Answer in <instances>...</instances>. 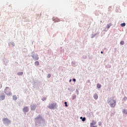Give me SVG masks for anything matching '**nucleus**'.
<instances>
[{
  "label": "nucleus",
  "instance_id": "obj_4",
  "mask_svg": "<svg viewBox=\"0 0 127 127\" xmlns=\"http://www.w3.org/2000/svg\"><path fill=\"white\" fill-rule=\"evenodd\" d=\"M32 58H33L34 60H35V61L39 59V58L38 57V55H37V54L33 55L32 56Z\"/></svg>",
  "mask_w": 127,
  "mask_h": 127
},
{
  "label": "nucleus",
  "instance_id": "obj_19",
  "mask_svg": "<svg viewBox=\"0 0 127 127\" xmlns=\"http://www.w3.org/2000/svg\"><path fill=\"white\" fill-rule=\"evenodd\" d=\"M50 77H51V74H48L47 78H50Z\"/></svg>",
  "mask_w": 127,
  "mask_h": 127
},
{
  "label": "nucleus",
  "instance_id": "obj_1",
  "mask_svg": "<svg viewBox=\"0 0 127 127\" xmlns=\"http://www.w3.org/2000/svg\"><path fill=\"white\" fill-rule=\"evenodd\" d=\"M109 104L111 108H115V107H116V101L114 99L111 100L109 101Z\"/></svg>",
  "mask_w": 127,
  "mask_h": 127
},
{
  "label": "nucleus",
  "instance_id": "obj_9",
  "mask_svg": "<svg viewBox=\"0 0 127 127\" xmlns=\"http://www.w3.org/2000/svg\"><path fill=\"white\" fill-rule=\"evenodd\" d=\"M1 100L2 101L3 100H4V99H5V95H1L0 97Z\"/></svg>",
  "mask_w": 127,
  "mask_h": 127
},
{
  "label": "nucleus",
  "instance_id": "obj_21",
  "mask_svg": "<svg viewBox=\"0 0 127 127\" xmlns=\"http://www.w3.org/2000/svg\"><path fill=\"white\" fill-rule=\"evenodd\" d=\"M64 105L66 107H68V105H67V102H64Z\"/></svg>",
  "mask_w": 127,
  "mask_h": 127
},
{
  "label": "nucleus",
  "instance_id": "obj_14",
  "mask_svg": "<svg viewBox=\"0 0 127 127\" xmlns=\"http://www.w3.org/2000/svg\"><path fill=\"white\" fill-rule=\"evenodd\" d=\"M31 110L32 111H33V110H35V107H34V106H32V107H31Z\"/></svg>",
  "mask_w": 127,
  "mask_h": 127
},
{
  "label": "nucleus",
  "instance_id": "obj_17",
  "mask_svg": "<svg viewBox=\"0 0 127 127\" xmlns=\"http://www.w3.org/2000/svg\"><path fill=\"white\" fill-rule=\"evenodd\" d=\"M111 25H111V24H109L107 25V28H108V29H109V28H110L111 27Z\"/></svg>",
  "mask_w": 127,
  "mask_h": 127
},
{
  "label": "nucleus",
  "instance_id": "obj_27",
  "mask_svg": "<svg viewBox=\"0 0 127 127\" xmlns=\"http://www.w3.org/2000/svg\"><path fill=\"white\" fill-rule=\"evenodd\" d=\"M92 127H97V126H92Z\"/></svg>",
  "mask_w": 127,
  "mask_h": 127
},
{
  "label": "nucleus",
  "instance_id": "obj_25",
  "mask_svg": "<svg viewBox=\"0 0 127 127\" xmlns=\"http://www.w3.org/2000/svg\"><path fill=\"white\" fill-rule=\"evenodd\" d=\"M101 54H103V52L102 51L101 52Z\"/></svg>",
  "mask_w": 127,
  "mask_h": 127
},
{
  "label": "nucleus",
  "instance_id": "obj_6",
  "mask_svg": "<svg viewBox=\"0 0 127 127\" xmlns=\"http://www.w3.org/2000/svg\"><path fill=\"white\" fill-rule=\"evenodd\" d=\"M3 122L4 123H7V122H9V123H10V121H9V120H8V119L7 118H4L2 120Z\"/></svg>",
  "mask_w": 127,
  "mask_h": 127
},
{
  "label": "nucleus",
  "instance_id": "obj_18",
  "mask_svg": "<svg viewBox=\"0 0 127 127\" xmlns=\"http://www.w3.org/2000/svg\"><path fill=\"white\" fill-rule=\"evenodd\" d=\"M97 88H101V85L100 84H97Z\"/></svg>",
  "mask_w": 127,
  "mask_h": 127
},
{
  "label": "nucleus",
  "instance_id": "obj_13",
  "mask_svg": "<svg viewBox=\"0 0 127 127\" xmlns=\"http://www.w3.org/2000/svg\"><path fill=\"white\" fill-rule=\"evenodd\" d=\"M35 65H36V66H38V65H39V62L38 61L35 62Z\"/></svg>",
  "mask_w": 127,
  "mask_h": 127
},
{
  "label": "nucleus",
  "instance_id": "obj_8",
  "mask_svg": "<svg viewBox=\"0 0 127 127\" xmlns=\"http://www.w3.org/2000/svg\"><path fill=\"white\" fill-rule=\"evenodd\" d=\"M93 97H94V98L95 100H97L98 99V94H95Z\"/></svg>",
  "mask_w": 127,
  "mask_h": 127
},
{
  "label": "nucleus",
  "instance_id": "obj_15",
  "mask_svg": "<svg viewBox=\"0 0 127 127\" xmlns=\"http://www.w3.org/2000/svg\"><path fill=\"white\" fill-rule=\"evenodd\" d=\"M121 26H122V27H124V26H126V23H123L121 24Z\"/></svg>",
  "mask_w": 127,
  "mask_h": 127
},
{
  "label": "nucleus",
  "instance_id": "obj_23",
  "mask_svg": "<svg viewBox=\"0 0 127 127\" xmlns=\"http://www.w3.org/2000/svg\"><path fill=\"white\" fill-rule=\"evenodd\" d=\"M72 81H73L74 82H76V79L73 78V79H72Z\"/></svg>",
  "mask_w": 127,
  "mask_h": 127
},
{
  "label": "nucleus",
  "instance_id": "obj_24",
  "mask_svg": "<svg viewBox=\"0 0 127 127\" xmlns=\"http://www.w3.org/2000/svg\"><path fill=\"white\" fill-rule=\"evenodd\" d=\"M99 126H102V123H100L99 124Z\"/></svg>",
  "mask_w": 127,
  "mask_h": 127
},
{
  "label": "nucleus",
  "instance_id": "obj_5",
  "mask_svg": "<svg viewBox=\"0 0 127 127\" xmlns=\"http://www.w3.org/2000/svg\"><path fill=\"white\" fill-rule=\"evenodd\" d=\"M23 111L24 113H27V112H28V111H29V109H28V107H24Z\"/></svg>",
  "mask_w": 127,
  "mask_h": 127
},
{
  "label": "nucleus",
  "instance_id": "obj_11",
  "mask_svg": "<svg viewBox=\"0 0 127 127\" xmlns=\"http://www.w3.org/2000/svg\"><path fill=\"white\" fill-rule=\"evenodd\" d=\"M13 99L14 101H16V100H17V97H16L15 95L13 96Z\"/></svg>",
  "mask_w": 127,
  "mask_h": 127
},
{
  "label": "nucleus",
  "instance_id": "obj_10",
  "mask_svg": "<svg viewBox=\"0 0 127 127\" xmlns=\"http://www.w3.org/2000/svg\"><path fill=\"white\" fill-rule=\"evenodd\" d=\"M23 74V72H19L17 73V75L18 76H21V75Z\"/></svg>",
  "mask_w": 127,
  "mask_h": 127
},
{
  "label": "nucleus",
  "instance_id": "obj_26",
  "mask_svg": "<svg viewBox=\"0 0 127 127\" xmlns=\"http://www.w3.org/2000/svg\"><path fill=\"white\" fill-rule=\"evenodd\" d=\"M71 81H72L71 79H70V80H69V82H71Z\"/></svg>",
  "mask_w": 127,
  "mask_h": 127
},
{
  "label": "nucleus",
  "instance_id": "obj_7",
  "mask_svg": "<svg viewBox=\"0 0 127 127\" xmlns=\"http://www.w3.org/2000/svg\"><path fill=\"white\" fill-rule=\"evenodd\" d=\"M96 124H97V122L95 121H92V122L90 123V127H92L93 126L96 125Z\"/></svg>",
  "mask_w": 127,
  "mask_h": 127
},
{
  "label": "nucleus",
  "instance_id": "obj_2",
  "mask_svg": "<svg viewBox=\"0 0 127 127\" xmlns=\"http://www.w3.org/2000/svg\"><path fill=\"white\" fill-rule=\"evenodd\" d=\"M5 93L8 96H11V92H10V89L9 88L6 87L4 90Z\"/></svg>",
  "mask_w": 127,
  "mask_h": 127
},
{
  "label": "nucleus",
  "instance_id": "obj_16",
  "mask_svg": "<svg viewBox=\"0 0 127 127\" xmlns=\"http://www.w3.org/2000/svg\"><path fill=\"white\" fill-rule=\"evenodd\" d=\"M120 44L121 45H124V44H125V42L124 41H122L121 42H120Z\"/></svg>",
  "mask_w": 127,
  "mask_h": 127
},
{
  "label": "nucleus",
  "instance_id": "obj_20",
  "mask_svg": "<svg viewBox=\"0 0 127 127\" xmlns=\"http://www.w3.org/2000/svg\"><path fill=\"white\" fill-rule=\"evenodd\" d=\"M123 113H124L125 114H127V111H126V110H123Z\"/></svg>",
  "mask_w": 127,
  "mask_h": 127
},
{
  "label": "nucleus",
  "instance_id": "obj_12",
  "mask_svg": "<svg viewBox=\"0 0 127 127\" xmlns=\"http://www.w3.org/2000/svg\"><path fill=\"white\" fill-rule=\"evenodd\" d=\"M80 119V120H82V122H85V121H86V118L85 117L83 118V117H81Z\"/></svg>",
  "mask_w": 127,
  "mask_h": 127
},
{
  "label": "nucleus",
  "instance_id": "obj_3",
  "mask_svg": "<svg viewBox=\"0 0 127 127\" xmlns=\"http://www.w3.org/2000/svg\"><path fill=\"white\" fill-rule=\"evenodd\" d=\"M49 109L51 110H52L56 107V103H52V104H50L49 106H48Z\"/></svg>",
  "mask_w": 127,
  "mask_h": 127
},
{
  "label": "nucleus",
  "instance_id": "obj_22",
  "mask_svg": "<svg viewBox=\"0 0 127 127\" xmlns=\"http://www.w3.org/2000/svg\"><path fill=\"white\" fill-rule=\"evenodd\" d=\"M124 101H127V97H124Z\"/></svg>",
  "mask_w": 127,
  "mask_h": 127
}]
</instances>
